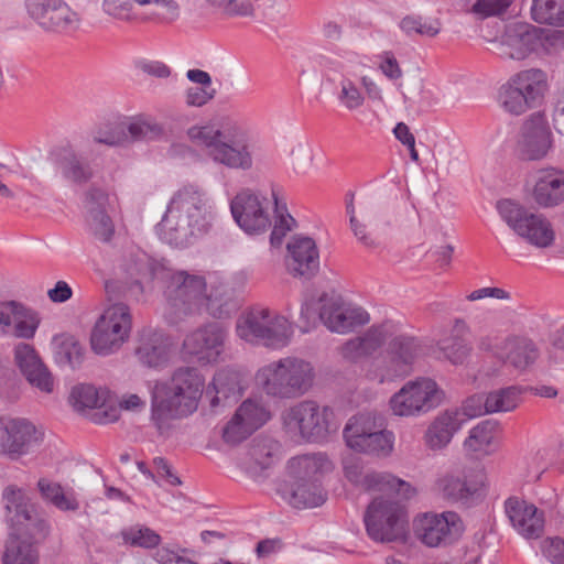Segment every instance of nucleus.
<instances>
[{
	"mask_svg": "<svg viewBox=\"0 0 564 564\" xmlns=\"http://www.w3.org/2000/svg\"><path fill=\"white\" fill-rule=\"evenodd\" d=\"M59 169L64 178L75 184H85L94 175L90 164L74 151L67 152L61 159Z\"/></svg>",
	"mask_w": 564,
	"mask_h": 564,
	"instance_id": "43",
	"label": "nucleus"
},
{
	"mask_svg": "<svg viewBox=\"0 0 564 564\" xmlns=\"http://www.w3.org/2000/svg\"><path fill=\"white\" fill-rule=\"evenodd\" d=\"M475 399H468L463 410L451 409L438 413L426 429L423 440L432 451L445 448L466 421L481 415V409L471 410Z\"/></svg>",
	"mask_w": 564,
	"mask_h": 564,
	"instance_id": "23",
	"label": "nucleus"
},
{
	"mask_svg": "<svg viewBox=\"0 0 564 564\" xmlns=\"http://www.w3.org/2000/svg\"><path fill=\"white\" fill-rule=\"evenodd\" d=\"M543 31L532 24L513 22L494 40L495 52L503 59L524 61L542 45Z\"/></svg>",
	"mask_w": 564,
	"mask_h": 564,
	"instance_id": "19",
	"label": "nucleus"
},
{
	"mask_svg": "<svg viewBox=\"0 0 564 564\" xmlns=\"http://www.w3.org/2000/svg\"><path fill=\"white\" fill-rule=\"evenodd\" d=\"M531 197L541 207H553L564 200V172L557 169L539 170L534 175Z\"/></svg>",
	"mask_w": 564,
	"mask_h": 564,
	"instance_id": "29",
	"label": "nucleus"
},
{
	"mask_svg": "<svg viewBox=\"0 0 564 564\" xmlns=\"http://www.w3.org/2000/svg\"><path fill=\"white\" fill-rule=\"evenodd\" d=\"M540 549L550 564H564V538H546L541 542Z\"/></svg>",
	"mask_w": 564,
	"mask_h": 564,
	"instance_id": "60",
	"label": "nucleus"
},
{
	"mask_svg": "<svg viewBox=\"0 0 564 564\" xmlns=\"http://www.w3.org/2000/svg\"><path fill=\"white\" fill-rule=\"evenodd\" d=\"M506 513L514 530L524 539H538L544 531V514L534 505L519 498H509Z\"/></svg>",
	"mask_w": 564,
	"mask_h": 564,
	"instance_id": "28",
	"label": "nucleus"
},
{
	"mask_svg": "<svg viewBox=\"0 0 564 564\" xmlns=\"http://www.w3.org/2000/svg\"><path fill=\"white\" fill-rule=\"evenodd\" d=\"M523 389L519 386H510L489 392L482 400L480 397H473L471 410L481 409L485 413L510 412L518 408L521 402Z\"/></svg>",
	"mask_w": 564,
	"mask_h": 564,
	"instance_id": "34",
	"label": "nucleus"
},
{
	"mask_svg": "<svg viewBox=\"0 0 564 564\" xmlns=\"http://www.w3.org/2000/svg\"><path fill=\"white\" fill-rule=\"evenodd\" d=\"M339 104L348 111H354L365 105L366 97L354 80L343 77L337 94Z\"/></svg>",
	"mask_w": 564,
	"mask_h": 564,
	"instance_id": "52",
	"label": "nucleus"
},
{
	"mask_svg": "<svg viewBox=\"0 0 564 564\" xmlns=\"http://www.w3.org/2000/svg\"><path fill=\"white\" fill-rule=\"evenodd\" d=\"M444 393L430 378H416L405 382L389 400L393 415L417 417L436 409L443 401Z\"/></svg>",
	"mask_w": 564,
	"mask_h": 564,
	"instance_id": "13",
	"label": "nucleus"
},
{
	"mask_svg": "<svg viewBox=\"0 0 564 564\" xmlns=\"http://www.w3.org/2000/svg\"><path fill=\"white\" fill-rule=\"evenodd\" d=\"M52 349L57 365L76 368L83 361L84 348L73 335H55L52 339Z\"/></svg>",
	"mask_w": 564,
	"mask_h": 564,
	"instance_id": "41",
	"label": "nucleus"
},
{
	"mask_svg": "<svg viewBox=\"0 0 564 564\" xmlns=\"http://www.w3.org/2000/svg\"><path fill=\"white\" fill-rule=\"evenodd\" d=\"M344 437L347 446L359 453L387 457L393 451V433L381 430L375 417L367 413L355 415L348 421Z\"/></svg>",
	"mask_w": 564,
	"mask_h": 564,
	"instance_id": "15",
	"label": "nucleus"
},
{
	"mask_svg": "<svg viewBox=\"0 0 564 564\" xmlns=\"http://www.w3.org/2000/svg\"><path fill=\"white\" fill-rule=\"evenodd\" d=\"M42 441V435L36 427L23 419H14L10 433L9 456L18 458L28 454L34 446Z\"/></svg>",
	"mask_w": 564,
	"mask_h": 564,
	"instance_id": "40",
	"label": "nucleus"
},
{
	"mask_svg": "<svg viewBox=\"0 0 564 564\" xmlns=\"http://www.w3.org/2000/svg\"><path fill=\"white\" fill-rule=\"evenodd\" d=\"M187 137L216 164L241 171H249L253 166L252 145L248 134L230 118L193 126L187 130Z\"/></svg>",
	"mask_w": 564,
	"mask_h": 564,
	"instance_id": "3",
	"label": "nucleus"
},
{
	"mask_svg": "<svg viewBox=\"0 0 564 564\" xmlns=\"http://www.w3.org/2000/svg\"><path fill=\"white\" fill-rule=\"evenodd\" d=\"M470 328L463 318H456L449 334L440 339L437 347L444 358L453 365L465 364L471 355Z\"/></svg>",
	"mask_w": 564,
	"mask_h": 564,
	"instance_id": "30",
	"label": "nucleus"
},
{
	"mask_svg": "<svg viewBox=\"0 0 564 564\" xmlns=\"http://www.w3.org/2000/svg\"><path fill=\"white\" fill-rule=\"evenodd\" d=\"M210 4L229 17H249L253 14V6L248 0H208Z\"/></svg>",
	"mask_w": 564,
	"mask_h": 564,
	"instance_id": "58",
	"label": "nucleus"
},
{
	"mask_svg": "<svg viewBox=\"0 0 564 564\" xmlns=\"http://www.w3.org/2000/svg\"><path fill=\"white\" fill-rule=\"evenodd\" d=\"M120 536L126 545L132 547L154 549L161 542V536L145 525H131L121 530Z\"/></svg>",
	"mask_w": 564,
	"mask_h": 564,
	"instance_id": "49",
	"label": "nucleus"
},
{
	"mask_svg": "<svg viewBox=\"0 0 564 564\" xmlns=\"http://www.w3.org/2000/svg\"><path fill=\"white\" fill-rule=\"evenodd\" d=\"M538 346L527 337L509 336L497 351V357L517 370L524 371L539 358Z\"/></svg>",
	"mask_w": 564,
	"mask_h": 564,
	"instance_id": "31",
	"label": "nucleus"
},
{
	"mask_svg": "<svg viewBox=\"0 0 564 564\" xmlns=\"http://www.w3.org/2000/svg\"><path fill=\"white\" fill-rule=\"evenodd\" d=\"M280 492L283 499L294 508H315L326 501V491L318 480H292Z\"/></svg>",
	"mask_w": 564,
	"mask_h": 564,
	"instance_id": "32",
	"label": "nucleus"
},
{
	"mask_svg": "<svg viewBox=\"0 0 564 564\" xmlns=\"http://www.w3.org/2000/svg\"><path fill=\"white\" fill-rule=\"evenodd\" d=\"M204 378L196 368L176 369L167 382L156 381L151 390V422L167 435L176 420L194 413L204 392Z\"/></svg>",
	"mask_w": 564,
	"mask_h": 564,
	"instance_id": "2",
	"label": "nucleus"
},
{
	"mask_svg": "<svg viewBox=\"0 0 564 564\" xmlns=\"http://www.w3.org/2000/svg\"><path fill=\"white\" fill-rule=\"evenodd\" d=\"M256 379L267 395L292 400L305 395L313 388L315 370L304 359L285 357L260 368Z\"/></svg>",
	"mask_w": 564,
	"mask_h": 564,
	"instance_id": "6",
	"label": "nucleus"
},
{
	"mask_svg": "<svg viewBox=\"0 0 564 564\" xmlns=\"http://www.w3.org/2000/svg\"><path fill=\"white\" fill-rule=\"evenodd\" d=\"M464 530L460 517L453 511L425 513L413 522L415 538L429 547L451 545L463 535Z\"/></svg>",
	"mask_w": 564,
	"mask_h": 564,
	"instance_id": "17",
	"label": "nucleus"
},
{
	"mask_svg": "<svg viewBox=\"0 0 564 564\" xmlns=\"http://www.w3.org/2000/svg\"><path fill=\"white\" fill-rule=\"evenodd\" d=\"M275 444L269 440H253L248 449V456L260 468H267L271 464V457Z\"/></svg>",
	"mask_w": 564,
	"mask_h": 564,
	"instance_id": "57",
	"label": "nucleus"
},
{
	"mask_svg": "<svg viewBox=\"0 0 564 564\" xmlns=\"http://www.w3.org/2000/svg\"><path fill=\"white\" fill-rule=\"evenodd\" d=\"M29 15L44 30L63 33L76 31L80 15L64 0H25Z\"/></svg>",
	"mask_w": 564,
	"mask_h": 564,
	"instance_id": "22",
	"label": "nucleus"
},
{
	"mask_svg": "<svg viewBox=\"0 0 564 564\" xmlns=\"http://www.w3.org/2000/svg\"><path fill=\"white\" fill-rule=\"evenodd\" d=\"M37 488L44 500L52 503L62 511H76L79 509V502L73 494H65L58 482L41 478L37 481Z\"/></svg>",
	"mask_w": 564,
	"mask_h": 564,
	"instance_id": "44",
	"label": "nucleus"
},
{
	"mask_svg": "<svg viewBox=\"0 0 564 564\" xmlns=\"http://www.w3.org/2000/svg\"><path fill=\"white\" fill-rule=\"evenodd\" d=\"M226 339V328L218 323L209 322L189 333L183 341V348L199 362L214 364L224 352Z\"/></svg>",
	"mask_w": 564,
	"mask_h": 564,
	"instance_id": "24",
	"label": "nucleus"
},
{
	"mask_svg": "<svg viewBox=\"0 0 564 564\" xmlns=\"http://www.w3.org/2000/svg\"><path fill=\"white\" fill-rule=\"evenodd\" d=\"M87 225L90 234L102 242L109 241L115 232L112 220L101 208H91L89 210Z\"/></svg>",
	"mask_w": 564,
	"mask_h": 564,
	"instance_id": "51",
	"label": "nucleus"
},
{
	"mask_svg": "<svg viewBox=\"0 0 564 564\" xmlns=\"http://www.w3.org/2000/svg\"><path fill=\"white\" fill-rule=\"evenodd\" d=\"M352 200L354 196H351L346 206L350 228L355 237L366 247H377L376 239L367 230L368 226L380 229L383 227H399L403 224L402 219L372 200L361 202L359 216H356Z\"/></svg>",
	"mask_w": 564,
	"mask_h": 564,
	"instance_id": "21",
	"label": "nucleus"
},
{
	"mask_svg": "<svg viewBox=\"0 0 564 564\" xmlns=\"http://www.w3.org/2000/svg\"><path fill=\"white\" fill-rule=\"evenodd\" d=\"M137 270L139 279L130 289L137 299L145 288L153 289L159 285L169 305L172 323L186 316L200 315L207 289L204 275L184 270L174 271L163 262L150 258L140 259Z\"/></svg>",
	"mask_w": 564,
	"mask_h": 564,
	"instance_id": "1",
	"label": "nucleus"
},
{
	"mask_svg": "<svg viewBox=\"0 0 564 564\" xmlns=\"http://www.w3.org/2000/svg\"><path fill=\"white\" fill-rule=\"evenodd\" d=\"M531 17L540 24L564 25V0H533Z\"/></svg>",
	"mask_w": 564,
	"mask_h": 564,
	"instance_id": "45",
	"label": "nucleus"
},
{
	"mask_svg": "<svg viewBox=\"0 0 564 564\" xmlns=\"http://www.w3.org/2000/svg\"><path fill=\"white\" fill-rule=\"evenodd\" d=\"M292 333L289 321L267 307H251L236 321L237 336L250 344L281 348L289 344Z\"/></svg>",
	"mask_w": 564,
	"mask_h": 564,
	"instance_id": "8",
	"label": "nucleus"
},
{
	"mask_svg": "<svg viewBox=\"0 0 564 564\" xmlns=\"http://www.w3.org/2000/svg\"><path fill=\"white\" fill-rule=\"evenodd\" d=\"M108 392L102 389H97L91 384L75 386L69 394V403L76 411H84L85 409H99L107 402Z\"/></svg>",
	"mask_w": 564,
	"mask_h": 564,
	"instance_id": "42",
	"label": "nucleus"
},
{
	"mask_svg": "<svg viewBox=\"0 0 564 564\" xmlns=\"http://www.w3.org/2000/svg\"><path fill=\"white\" fill-rule=\"evenodd\" d=\"M230 210L241 229L249 234L264 232L271 226V214L274 213V225L270 235L272 246H280L285 235L295 224L285 205H280L273 187L268 191L245 188L231 200Z\"/></svg>",
	"mask_w": 564,
	"mask_h": 564,
	"instance_id": "4",
	"label": "nucleus"
},
{
	"mask_svg": "<svg viewBox=\"0 0 564 564\" xmlns=\"http://www.w3.org/2000/svg\"><path fill=\"white\" fill-rule=\"evenodd\" d=\"M364 521L368 535L376 542H393L404 538V509L393 499L375 498L365 512Z\"/></svg>",
	"mask_w": 564,
	"mask_h": 564,
	"instance_id": "16",
	"label": "nucleus"
},
{
	"mask_svg": "<svg viewBox=\"0 0 564 564\" xmlns=\"http://www.w3.org/2000/svg\"><path fill=\"white\" fill-rule=\"evenodd\" d=\"M208 225L205 193L198 186L187 184L173 195L156 232L162 241L184 247L191 238L206 232Z\"/></svg>",
	"mask_w": 564,
	"mask_h": 564,
	"instance_id": "5",
	"label": "nucleus"
},
{
	"mask_svg": "<svg viewBox=\"0 0 564 564\" xmlns=\"http://www.w3.org/2000/svg\"><path fill=\"white\" fill-rule=\"evenodd\" d=\"M333 411L315 401L304 400L282 413L284 430L292 436L307 442H318L326 437Z\"/></svg>",
	"mask_w": 564,
	"mask_h": 564,
	"instance_id": "14",
	"label": "nucleus"
},
{
	"mask_svg": "<svg viewBox=\"0 0 564 564\" xmlns=\"http://www.w3.org/2000/svg\"><path fill=\"white\" fill-rule=\"evenodd\" d=\"M553 148V135L543 113L529 116L521 124L514 152L522 161H540L547 156Z\"/></svg>",
	"mask_w": 564,
	"mask_h": 564,
	"instance_id": "20",
	"label": "nucleus"
},
{
	"mask_svg": "<svg viewBox=\"0 0 564 564\" xmlns=\"http://www.w3.org/2000/svg\"><path fill=\"white\" fill-rule=\"evenodd\" d=\"M252 433L253 431L248 429L243 421L236 420V416L234 415L224 427L223 438L227 444L236 445L246 440Z\"/></svg>",
	"mask_w": 564,
	"mask_h": 564,
	"instance_id": "62",
	"label": "nucleus"
},
{
	"mask_svg": "<svg viewBox=\"0 0 564 564\" xmlns=\"http://www.w3.org/2000/svg\"><path fill=\"white\" fill-rule=\"evenodd\" d=\"M498 212L514 234L530 246L549 248L554 243L555 231L551 221L542 214L528 210L521 204L502 199L497 204Z\"/></svg>",
	"mask_w": 564,
	"mask_h": 564,
	"instance_id": "11",
	"label": "nucleus"
},
{
	"mask_svg": "<svg viewBox=\"0 0 564 564\" xmlns=\"http://www.w3.org/2000/svg\"><path fill=\"white\" fill-rule=\"evenodd\" d=\"M345 477L355 486L366 491L398 490L403 487L411 489L410 485L387 473L365 471V466L359 457L348 455L343 459Z\"/></svg>",
	"mask_w": 564,
	"mask_h": 564,
	"instance_id": "25",
	"label": "nucleus"
},
{
	"mask_svg": "<svg viewBox=\"0 0 564 564\" xmlns=\"http://www.w3.org/2000/svg\"><path fill=\"white\" fill-rule=\"evenodd\" d=\"M134 0H104V11L120 20H128L131 17V11Z\"/></svg>",
	"mask_w": 564,
	"mask_h": 564,
	"instance_id": "63",
	"label": "nucleus"
},
{
	"mask_svg": "<svg viewBox=\"0 0 564 564\" xmlns=\"http://www.w3.org/2000/svg\"><path fill=\"white\" fill-rule=\"evenodd\" d=\"M235 416L254 432L270 420L271 414L261 402L248 399L238 408Z\"/></svg>",
	"mask_w": 564,
	"mask_h": 564,
	"instance_id": "50",
	"label": "nucleus"
},
{
	"mask_svg": "<svg viewBox=\"0 0 564 564\" xmlns=\"http://www.w3.org/2000/svg\"><path fill=\"white\" fill-rule=\"evenodd\" d=\"M238 308L239 302L234 290L227 285L220 284L213 286L209 292L206 289L200 315L206 313L214 318L221 319L230 317Z\"/></svg>",
	"mask_w": 564,
	"mask_h": 564,
	"instance_id": "35",
	"label": "nucleus"
},
{
	"mask_svg": "<svg viewBox=\"0 0 564 564\" xmlns=\"http://www.w3.org/2000/svg\"><path fill=\"white\" fill-rule=\"evenodd\" d=\"M392 335L388 324L373 325L361 335L346 340L339 348V355L349 362H360L371 357L388 341Z\"/></svg>",
	"mask_w": 564,
	"mask_h": 564,
	"instance_id": "27",
	"label": "nucleus"
},
{
	"mask_svg": "<svg viewBox=\"0 0 564 564\" xmlns=\"http://www.w3.org/2000/svg\"><path fill=\"white\" fill-rule=\"evenodd\" d=\"M25 380L35 389L50 394L54 391L55 379L46 365L35 370L32 375L24 377Z\"/></svg>",
	"mask_w": 564,
	"mask_h": 564,
	"instance_id": "61",
	"label": "nucleus"
},
{
	"mask_svg": "<svg viewBox=\"0 0 564 564\" xmlns=\"http://www.w3.org/2000/svg\"><path fill=\"white\" fill-rule=\"evenodd\" d=\"M497 422L490 420L481 421L469 431L468 436L464 441L465 451L477 457L490 455L497 448Z\"/></svg>",
	"mask_w": 564,
	"mask_h": 564,
	"instance_id": "36",
	"label": "nucleus"
},
{
	"mask_svg": "<svg viewBox=\"0 0 564 564\" xmlns=\"http://www.w3.org/2000/svg\"><path fill=\"white\" fill-rule=\"evenodd\" d=\"M387 343L384 356L372 360L366 370V377L378 383L408 376L424 354L422 341L413 336H390Z\"/></svg>",
	"mask_w": 564,
	"mask_h": 564,
	"instance_id": "9",
	"label": "nucleus"
},
{
	"mask_svg": "<svg viewBox=\"0 0 564 564\" xmlns=\"http://www.w3.org/2000/svg\"><path fill=\"white\" fill-rule=\"evenodd\" d=\"M399 28L408 36L435 37L442 30V23L437 18L410 14L401 19Z\"/></svg>",
	"mask_w": 564,
	"mask_h": 564,
	"instance_id": "48",
	"label": "nucleus"
},
{
	"mask_svg": "<svg viewBox=\"0 0 564 564\" xmlns=\"http://www.w3.org/2000/svg\"><path fill=\"white\" fill-rule=\"evenodd\" d=\"M41 356L34 348V346L28 343H19L13 348V359L15 366L19 368L20 372L28 371L30 366H34V362L40 359Z\"/></svg>",
	"mask_w": 564,
	"mask_h": 564,
	"instance_id": "59",
	"label": "nucleus"
},
{
	"mask_svg": "<svg viewBox=\"0 0 564 564\" xmlns=\"http://www.w3.org/2000/svg\"><path fill=\"white\" fill-rule=\"evenodd\" d=\"M549 89L546 73L527 68L511 75L498 91L500 107L512 116H521L540 106Z\"/></svg>",
	"mask_w": 564,
	"mask_h": 564,
	"instance_id": "7",
	"label": "nucleus"
},
{
	"mask_svg": "<svg viewBox=\"0 0 564 564\" xmlns=\"http://www.w3.org/2000/svg\"><path fill=\"white\" fill-rule=\"evenodd\" d=\"M135 355L148 367H158L166 359V344L161 333L145 329L139 338Z\"/></svg>",
	"mask_w": 564,
	"mask_h": 564,
	"instance_id": "39",
	"label": "nucleus"
},
{
	"mask_svg": "<svg viewBox=\"0 0 564 564\" xmlns=\"http://www.w3.org/2000/svg\"><path fill=\"white\" fill-rule=\"evenodd\" d=\"M319 318L333 333L346 334L369 323V314L360 306L346 302L335 291L318 297Z\"/></svg>",
	"mask_w": 564,
	"mask_h": 564,
	"instance_id": "18",
	"label": "nucleus"
},
{
	"mask_svg": "<svg viewBox=\"0 0 564 564\" xmlns=\"http://www.w3.org/2000/svg\"><path fill=\"white\" fill-rule=\"evenodd\" d=\"M330 467V462L323 454L300 455L288 463L292 480H318V475L329 470Z\"/></svg>",
	"mask_w": 564,
	"mask_h": 564,
	"instance_id": "37",
	"label": "nucleus"
},
{
	"mask_svg": "<svg viewBox=\"0 0 564 564\" xmlns=\"http://www.w3.org/2000/svg\"><path fill=\"white\" fill-rule=\"evenodd\" d=\"M3 564H39V551L31 543L10 535L3 553Z\"/></svg>",
	"mask_w": 564,
	"mask_h": 564,
	"instance_id": "47",
	"label": "nucleus"
},
{
	"mask_svg": "<svg viewBox=\"0 0 564 564\" xmlns=\"http://www.w3.org/2000/svg\"><path fill=\"white\" fill-rule=\"evenodd\" d=\"M93 144H105L108 147H121L127 144V135L123 126H106L98 128L91 133Z\"/></svg>",
	"mask_w": 564,
	"mask_h": 564,
	"instance_id": "54",
	"label": "nucleus"
},
{
	"mask_svg": "<svg viewBox=\"0 0 564 564\" xmlns=\"http://www.w3.org/2000/svg\"><path fill=\"white\" fill-rule=\"evenodd\" d=\"M285 267L294 278L311 279L319 270V251L311 237L296 235L288 242Z\"/></svg>",
	"mask_w": 564,
	"mask_h": 564,
	"instance_id": "26",
	"label": "nucleus"
},
{
	"mask_svg": "<svg viewBox=\"0 0 564 564\" xmlns=\"http://www.w3.org/2000/svg\"><path fill=\"white\" fill-rule=\"evenodd\" d=\"M443 496L451 501H466L477 491V486L467 480L465 475L448 474L438 480Z\"/></svg>",
	"mask_w": 564,
	"mask_h": 564,
	"instance_id": "46",
	"label": "nucleus"
},
{
	"mask_svg": "<svg viewBox=\"0 0 564 564\" xmlns=\"http://www.w3.org/2000/svg\"><path fill=\"white\" fill-rule=\"evenodd\" d=\"M206 394L212 395V408H217L219 405L225 406L237 402L242 395L239 375L229 369L219 370L214 376L213 381L208 384Z\"/></svg>",
	"mask_w": 564,
	"mask_h": 564,
	"instance_id": "33",
	"label": "nucleus"
},
{
	"mask_svg": "<svg viewBox=\"0 0 564 564\" xmlns=\"http://www.w3.org/2000/svg\"><path fill=\"white\" fill-rule=\"evenodd\" d=\"M7 519L11 525L10 535L24 540L33 546L42 543L50 534V525L34 510L24 492L9 486L3 492Z\"/></svg>",
	"mask_w": 564,
	"mask_h": 564,
	"instance_id": "10",
	"label": "nucleus"
},
{
	"mask_svg": "<svg viewBox=\"0 0 564 564\" xmlns=\"http://www.w3.org/2000/svg\"><path fill=\"white\" fill-rule=\"evenodd\" d=\"M24 313V305L15 301H9L1 304L0 308V328L2 333L11 326L17 315Z\"/></svg>",
	"mask_w": 564,
	"mask_h": 564,
	"instance_id": "64",
	"label": "nucleus"
},
{
	"mask_svg": "<svg viewBox=\"0 0 564 564\" xmlns=\"http://www.w3.org/2000/svg\"><path fill=\"white\" fill-rule=\"evenodd\" d=\"M123 129L126 130L127 144L155 141L165 137L163 126L152 116L145 113H139L129 118Z\"/></svg>",
	"mask_w": 564,
	"mask_h": 564,
	"instance_id": "38",
	"label": "nucleus"
},
{
	"mask_svg": "<svg viewBox=\"0 0 564 564\" xmlns=\"http://www.w3.org/2000/svg\"><path fill=\"white\" fill-rule=\"evenodd\" d=\"M132 316L127 304L109 305L97 319L90 335L91 349L100 356L116 352L128 340Z\"/></svg>",
	"mask_w": 564,
	"mask_h": 564,
	"instance_id": "12",
	"label": "nucleus"
},
{
	"mask_svg": "<svg viewBox=\"0 0 564 564\" xmlns=\"http://www.w3.org/2000/svg\"><path fill=\"white\" fill-rule=\"evenodd\" d=\"M514 0H476L470 11L479 19L501 17L512 6Z\"/></svg>",
	"mask_w": 564,
	"mask_h": 564,
	"instance_id": "55",
	"label": "nucleus"
},
{
	"mask_svg": "<svg viewBox=\"0 0 564 564\" xmlns=\"http://www.w3.org/2000/svg\"><path fill=\"white\" fill-rule=\"evenodd\" d=\"M150 8V15L163 22H172L178 17V4L174 0H134Z\"/></svg>",
	"mask_w": 564,
	"mask_h": 564,
	"instance_id": "53",
	"label": "nucleus"
},
{
	"mask_svg": "<svg viewBox=\"0 0 564 564\" xmlns=\"http://www.w3.org/2000/svg\"><path fill=\"white\" fill-rule=\"evenodd\" d=\"M40 321L35 314L24 306V313L17 315L13 321L12 334L17 338L32 339L36 333Z\"/></svg>",
	"mask_w": 564,
	"mask_h": 564,
	"instance_id": "56",
	"label": "nucleus"
}]
</instances>
